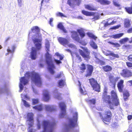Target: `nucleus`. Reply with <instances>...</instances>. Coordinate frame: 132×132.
<instances>
[{
  "mask_svg": "<svg viewBox=\"0 0 132 132\" xmlns=\"http://www.w3.org/2000/svg\"><path fill=\"white\" fill-rule=\"evenodd\" d=\"M108 43L111 45H112L114 46V47H120V45L118 43H113V42L109 41L108 42Z\"/></svg>",
  "mask_w": 132,
  "mask_h": 132,
  "instance_id": "e433bc0d",
  "label": "nucleus"
},
{
  "mask_svg": "<svg viewBox=\"0 0 132 132\" xmlns=\"http://www.w3.org/2000/svg\"><path fill=\"white\" fill-rule=\"evenodd\" d=\"M32 103L33 105H35L38 103L39 101L37 99H32Z\"/></svg>",
  "mask_w": 132,
  "mask_h": 132,
  "instance_id": "c03bdc74",
  "label": "nucleus"
},
{
  "mask_svg": "<svg viewBox=\"0 0 132 132\" xmlns=\"http://www.w3.org/2000/svg\"><path fill=\"white\" fill-rule=\"evenodd\" d=\"M22 101H23L24 105L25 106L27 107H30V105L28 102L26 101L23 99L22 100Z\"/></svg>",
  "mask_w": 132,
  "mask_h": 132,
  "instance_id": "37998d69",
  "label": "nucleus"
},
{
  "mask_svg": "<svg viewBox=\"0 0 132 132\" xmlns=\"http://www.w3.org/2000/svg\"><path fill=\"white\" fill-rule=\"evenodd\" d=\"M115 23V22H114L113 21L110 23H108V22H106L105 23L104 26L105 27H106L109 25L113 24L114 23Z\"/></svg>",
  "mask_w": 132,
  "mask_h": 132,
  "instance_id": "a18cd8bd",
  "label": "nucleus"
},
{
  "mask_svg": "<svg viewBox=\"0 0 132 132\" xmlns=\"http://www.w3.org/2000/svg\"><path fill=\"white\" fill-rule=\"evenodd\" d=\"M59 106L62 110V113L60 115V117L62 118L66 114V105L64 102H61L60 103Z\"/></svg>",
  "mask_w": 132,
  "mask_h": 132,
  "instance_id": "dca6fc26",
  "label": "nucleus"
},
{
  "mask_svg": "<svg viewBox=\"0 0 132 132\" xmlns=\"http://www.w3.org/2000/svg\"><path fill=\"white\" fill-rule=\"evenodd\" d=\"M125 9L128 13L130 14H132V6L130 7H125Z\"/></svg>",
  "mask_w": 132,
  "mask_h": 132,
  "instance_id": "72a5a7b5",
  "label": "nucleus"
},
{
  "mask_svg": "<svg viewBox=\"0 0 132 132\" xmlns=\"http://www.w3.org/2000/svg\"><path fill=\"white\" fill-rule=\"evenodd\" d=\"M78 119V113L75 112L73 115V119H69V122L68 125L70 127H74L76 124Z\"/></svg>",
  "mask_w": 132,
  "mask_h": 132,
  "instance_id": "9b49d317",
  "label": "nucleus"
},
{
  "mask_svg": "<svg viewBox=\"0 0 132 132\" xmlns=\"http://www.w3.org/2000/svg\"><path fill=\"white\" fill-rule=\"evenodd\" d=\"M4 89L5 90H7V85L6 84H5L4 85L3 88H1V90H2L3 89Z\"/></svg>",
  "mask_w": 132,
  "mask_h": 132,
  "instance_id": "0e129e2a",
  "label": "nucleus"
},
{
  "mask_svg": "<svg viewBox=\"0 0 132 132\" xmlns=\"http://www.w3.org/2000/svg\"><path fill=\"white\" fill-rule=\"evenodd\" d=\"M127 59L129 61L132 62V54L128 56Z\"/></svg>",
  "mask_w": 132,
  "mask_h": 132,
  "instance_id": "864d4df0",
  "label": "nucleus"
},
{
  "mask_svg": "<svg viewBox=\"0 0 132 132\" xmlns=\"http://www.w3.org/2000/svg\"><path fill=\"white\" fill-rule=\"evenodd\" d=\"M90 45L94 49L96 50L98 48L97 44L93 40L91 41L90 42Z\"/></svg>",
  "mask_w": 132,
  "mask_h": 132,
  "instance_id": "c756f323",
  "label": "nucleus"
},
{
  "mask_svg": "<svg viewBox=\"0 0 132 132\" xmlns=\"http://www.w3.org/2000/svg\"><path fill=\"white\" fill-rule=\"evenodd\" d=\"M71 37L72 39L75 40L79 42L80 40V38L77 32L72 31L71 32Z\"/></svg>",
  "mask_w": 132,
  "mask_h": 132,
  "instance_id": "a211bd4d",
  "label": "nucleus"
},
{
  "mask_svg": "<svg viewBox=\"0 0 132 132\" xmlns=\"http://www.w3.org/2000/svg\"><path fill=\"white\" fill-rule=\"evenodd\" d=\"M86 101L87 103L90 104L94 105L96 103V99L93 98L91 99H86Z\"/></svg>",
  "mask_w": 132,
  "mask_h": 132,
  "instance_id": "bb28decb",
  "label": "nucleus"
},
{
  "mask_svg": "<svg viewBox=\"0 0 132 132\" xmlns=\"http://www.w3.org/2000/svg\"><path fill=\"white\" fill-rule=\"evenodd\" d=\"M131 23L130 21L129 20H126L124 22V27L126 28H128L130 27Z\"/></svg>",
  "mask_w": 132,
  "mask_h": 132,
  "instance_id": "7c9ffc66",
  "label": "nucleus"
},
{
  "mask_svg": "<svg viewBox=\"0 0 132 132\" xmlns=\"http://www.w3.org/2000/svg\"><path fill=\"white\" fill-rule=\"evenodd\" d=\"M33 108L39 111H41L43 109V107L42 104L37 105L36 106H33Z\"/></svg>",
  "mask_w": 132,
  "mask_h": 132,
  "instance_id": "2f4dec72",
  "label": "nucleus"
},
{
  "mask_svg": "<svg viewBox=\"0 0 132 132\" xmlns=\"http://www.w3.org/2000/svg\"><path fill=\"white\" fill-rule=\"evenodd\" d=\"M65 84V81H64L63 80H60L58 82V84L60 87L64 86Z\"/></svg>",
  "mask_w": 132,
  "mask_h": 132,
  "instance_id": "58836bf2",
  "label": "nucleus"
},
{
  "mask_svg": "<svg viewBox=\"0 0 132 132\" xmlns=\"http://www.w3.org/2000/svg\"><path fill=\"white\" fill-rule=\"evenodd\" d=\"M116 0H114L113 1V4L116 6L119 7L120 6V5L117 2L115 1Z\"/></svg>",
  "mask_w": 132,
  "mask_h": 132,
  "instance_id": "8fccbe9b",
  "label": "nucleus"
},
{
  "mask_svg": "<svg viewBox=\"0 0 132 132\" xmlns=\"http://www.w3.org/2000/svg\"><path fill=\"white\" fill-rule=\"evenodd\" d=\"M120 77H117L114 78L113 76L110 75L109 77V79L110 82L112 86V88L115 89L116 82L120 79Z\"/></svg>",
  "mask_w": 132,
  "mask_h": 132,
  "instance_id": "ddd939ff",
  "label": "nucleus"
},
{
  "mask_svg": "<svg viewBox=\"0 0 132 132\" xmlns=\"http://www.w3.org/2000/svg\"><path fill=\"white\" fill-rule=\"evenodd\" d=\"M59 42L63 46H65L68 44V40L65 38L62 37H59L58 39Z\"/></svg>",
  "mask_w": 132,
  "mask_h": 132,
  "instance_id": "6ab92c4d",
  "label": "nucleus"
},
{
  "mask_svg": "<svg viewBox=\"0 0 132 132\" xmlns=\"http://www.w3.org/2000/svg\"><path fill=\"white\" fill-rule=\"evenodd\" d=\"M18 2L19 3V5L20 7H21V0H18Z\"/></svg>",
  "mask_w": 132,
  "mask_h": 132,
  "instance_id": "338daca9",
  "label": "nucleus"
},
{
  "mask_svg": "<svg viewBox=\"0 0 132 132\" xmlns=\"http://www.w3.org/2000/svg\"><path fill=\"white\" fill-rule=\"evenodd\" d=\"M86 34L89 37L95 40H96L97 38V37L92 33L90 32H88Z\"/></svg>",
  "mask_w": 132,
  "mask_h": 132,
  "instance_id": "473e14b6",
  "label": "nucleus"
},
{
  "mask_svg": "<svg viewBox=\"0 0 132 132\" xmlns=\"http://www.w3.org/2000/svg\"><path fill=\"white\" fill-rule=\"evenodd\" d=\"M128 119V120H130L132 119V116L131 115H128L127 117Z\"/></svg>",
  "mask_w": 132,
  "mask_h": 132,
  "instance_id": "69168bd1",
  "label": "nucleus"
},
{
  "mask_svg": "<svg viewBox=\"0 0 132 132\" xmlns=\"http://www.w3.org/2000/svg\"><path fill=\"white\" fill-rule=\"evenodd\" d=\"M20 82L21 83V84H20V92H21V90H22L23 88V85H22V84H23V83H21V82Z\"/></svg>",
  "mask_w": 132,
  "mask_h": 132,
  "instance_id": "680f3d73",
  "label": "nucleus"
},
{
  "mask_svg": "<svg viewBox=\"0 0 132 132\" xmlns=\"http://www.w3.org/2000/svg\"><path fill=\"white\" fill-rule=\"evenodd\" d=\"M79 52L80 54L85 60H88L90 59V52L87 48L85 49L84 51L79 49Z\"/></svg>",
  "mask_w": 132,
  "mask_h": 132,
  "instance_id": "9d476101",
  "label": "nucleus"
},
{
  "mask_svg": "<svg viewBox=\"0 0 132 132\" xmlns=\"http://www.w3.org/2000/svg\"><path fill=\"white\" fill-rule=\"evenodd\" d=\"M99 113L103 121L105 124H108L110 123L113 115L110 110L105 111L103 114L104 116L101 112H99Z\"/></svg>",
  "mask_w": 132,
  "mask_h": 132,
  "instance_id": "39448f33",
  "label": "nucleus"
},
{
  "mask_svg": "<svg viewBox=\"0 0 132 132\" xmlns=\"http://www.w3.org/2000/svg\"><path fill=\"white\" fill-rule=\"evenodd\" d=\"M73 2V0H68L67 3L70 6H71L73 4L74 2Z\"/></svg>",
  "mask_w": 132,
  "mask_h": 132,
  "instance_id": "de8ad7c7",
  "label": "nucleus"
},
{
  "mask_svg": "<svg viewBox=\"0 0 132 132\" xmlns=\"http://www.w3.org/2000/svg\"><path fill=\"white\" fill-rule=\"evenodd\" d=\"M47 52L45 55L46 62L49 67V69L52 74H53L54 72L53 69L55 68V67L53 63V61L52 60L51 56L49 54L48 51H50V47H46Z\"/></svg>",
  "mask_w": 132,
  "mask_h": 132,
  "instance_id": "20e7f679",
  "label": "nucleus"
},
{
  "mask_svg": "<svg viewBox=\"0 0 132 132\" xmlns=\"http://www.w3.org/2000/svg\"><path fill=\"white\" fill-rule=\"evenodd\" d=\"M43 99L46 102H48L50 98L49 92L47 89H44L43 92Z\"/></svg>",
  "mask_w": 132,
  "mask_h": 132,
  "instance_id": "f3484780",
  "label": "nucleus"
},
{
  "mask_svg": "<svg viewBox=\"0 0 132 132\" xmlns=\"http://www.w3.org/2000/svg\"><path fill=\"white\" fill-rule=\"evenodd\" d=\"M123 33H121L115 34L113 35V37L114 39L119 38L123 35Z\"/></svg>",
  "mask_w": 132,
  "mask_h": 132,
  "instance_id": "c9c22d12",
  "label": "nucleus"
},
{
  "mask_svg": "<svg viewBox=\"0 0 132 132\" xmlns=\"http://www.w3.org/2000/svg\"><path fill=\"white\" fill-rule=\"evenodd\" d=\"M42 125L44 128V130L42 132H53V128L55 125V123H52L49 120H44L42 122Z\"/></svg>",
  "mask_w": 132,
  "mask_h": 132,
  "instance_id": "0eeeda50",
  "label": "nucleus"
},
{
  "mask_svg": "<svg viewBox=\"0 0 132 132\" xmlns=\"http://www.w3.org/2000/svg\"><path fill=\"white\" fill-rule=\"evenodd\" d=\"M110 56H111L113 57V59L119 57V56L118 54H115L111 51V52H110Z\"/></svg>",
  "mask_w": 132,
  "mask_h": 132,
  "instance_id": "4c0bfd02",
  "label": "nucleus"
},
{
  "mask_svg": "<svg viewBox=\"0 0 132 132\" xmlns=\"http://www.w3.org/2000/svg\"><path fill=\"white\" fill-rule=\"evenodd\" d=\"M31 31L33 33H36V35H38L40 32V29L37 26H34L31 28Z\"/></svg>",
  "mask_w": 132,
  "mask_h": 132,
  "instance_id": "aec40b11",
  "label": "nucleus"
},
{
  "mask_svg": "<svg viewBox=\"0 0 132 132\" xmlns=\"http://www.w3.org/2000/svg\"><path fill=\"white\" fill-rule=\"evenodd\" d=\"M34 114L32 113H28L27 114V116L28 119V121L30 122L28 124L29 125L28 127L29 128H30L31 127H32L34 124Z\"/></svg>",
  "mask_w": 132,
  "mask_h": 132,
  "instance_id": "2eb2a0df",
  "label": "nucleus"
},
{
  "mask_svg": "<svg viewBox=\"0 0 132 132\" xmlns=\"http://www.w3.org/2000/svg\"><path fill=\"white\" fill-rule=\"evenodd\" d=\"M47 111H52V108L51 106L50 105H46L45 107Z\"/></svg>",
  "mask_w": 132,
  "mask_h": 132,
  "instance_id": "3c124183",
  "label": "nucleus"
},
{
  "mask_svg": "<svg viewBox=\"0 0 132 132\" xmlns=\"http://www.w3.org/2000/svg\"><path fill=\"white\" fill-rule=\"evenodd\" d=\"M56 15L57 16H60L61 17L64 16L63 14L62 13L60 12L57 13L56 14Z\"/></svg>",
  "mask_w": 132,
  "mask_h": 132,
  "instance_id": "603ef678",
  "label": "nucleus"
},
{
  "mask_svg": "<svg viewBox=\"0 0 132 132\" xmlns=\"http://www.w3.org/2000/svg\"><path fill=\"white\" fill-rule=\"evenodd\" d=\"M54 61L57 64H59L60 63H62L59 60L54 59Z\"/></svg>",
  "mask_w": 132,
  "mask_h": 132,
  "instance_id": "6e6d98bb",
  "label": "nucleus"
},
{
  "mask_svg": "<svg viewBox=\"0 0 132 132\" xmlns=\"http://www.w3.org/2000/svg\"><path fill=\"white\" fill-rule=\"evenodd\" d=\"M80 70L82 72H84L85 70L86 67V65L85 64L82 63L81 65L79 67Z\"/></svg>",
  "mask_w": 132,
  "mask_h": 132,
  "instance_id": "f704fd0d",
  "label": "nucleus"
},
{
  "mask_svg": "<svg viewBox=\"0 0 132 132\" xmlns=\"http://www.w3.org/2000/svg\"><path fill=\"white\" fill-rule=\"evenodd\" d=\"M49 0H42L41 3V6H42L43 4H46L48 3Z\"/></svg>",
  "mask_w": 132,
  "mask_h": 132,
  "instance_id": "09e8293b",
  "label": "nucleus"
},
{
  "mask_svg": "<svg viewBox=\"0 0 132 132\" xmlns=\"http://www.w3.org/2000/svg\"><path fill=\"white\" fill-rule=\"evenodd\" d=\"M81 12L84 15L86 16H94L95 12H88L84 10H82Z\"/></svg>",
  "mask_w": 132,
  "mask_h": 132,
  "instance_id": "5701e85b",
  "label": "nucleus"
},
{
  "mask_svg": "<svg viewBox=\"0 0 132 132\" xmlns=\"http://www.w3.org/2000/svg\"><path fill=\"white\" fill-rule=\"evenodd\" d=\"M74 54L75 55L76 57L78 58V60L80 62L82 60L81 56L77 52H75Z\"/></svg>",
  "mask_w": 132,
  "mask_h": 132,
  "instance_id": "a19ab883",
  "label": "nucleus"
},
{
  "mask_svg": "<svg viewBox=\"0 0 132 132\" xmlns=\"http://www.w3.org/2000/svg\"><path fill=\"white\" fill-rule=\"evenodd\" d=\"M102 68L104 71L106 72H110L112 70V67L109 65H107L103 66Z\"/></svg>",
  "mask_w": 132,
  "mask_h": 132,
  "instance_id": "b1692460",
  "label": "nucleus"
},
{
  "mask_svg": "<svg viewBox=\"0 0 132 132\" xmlns=\"http://www.w3.org/2000/svg\"><path fill=\"white\" fill-rule=\"evenodd\" d=\"M38 124L37 125V129H40L41 128V125L40 123V122L38 120Z\"/></svg>",
  "mask_w": 132,
  "mask_h": 132,
  "instance_id": "4d7b16f0",
  "label": "nucleus"
},
{
  "mask_svg": "<svg viewBox=\"0 0 132 132\" xmlns=\"http://www.w3.org/2000/svg\"><path fill=\"white\" fill-rule=\"evenodd\" d=\"M15 47L14 45L12 46L10 48H8L7 49V51L8 53H6V55L8 54L9 53H13L14 51Z\"/></svg>",
  "mask_w": 132,
  "mask_h": 132,
  "instance_id": "cd10ccee",
  "label": "nucleus"
},
{
  "mask_svg": "<svg viewBox=\"0 0 132 132\" xmlns=\"http://www.w3.org/2000/svg\"><path fill=\"white\" fill-rule=\"evenodd\" d=\"M127 32L128 33H132V27L129 28L127 30Z\"/></svg>",
  "mask_w": 132,
  "mask_h": 132,
  "instance_id": "13d9d810",
  "label": "nucleus"
},
{
  "mask_svg": "<svg viewBox=\"0 0 132 132\" xmlns=\"http://www.w3.org/2000/svg\"><path fill=\"white\" fill-rule=\"evenodd\" d=\"M57 27L62 30L64 33H66L67 32V31L64 28L62 23H59L57 25Z\"/></svg>",
  "mask_w": 132,
  "mask_h": 132,
  "instance_id": "c85d7f7f",
  "label": "nucleus"
},
{
  "mask_svg": "<svg viewBox=\"0 0 132 132\" xmlns=\"http://www.w3.org/2000/svg\"><path fill=\"white\" fill-rule=\"evenodd\" d=\"M128 40V38H125L121 39L119 41L120 43L121 44H123L127 42Z\"/></svg>",
  "mask_w": 132,
  "mask_h": 132,
  "instance_id": "ea45409f",
  "label": "nucleus"
},
{
  "mask_svg": "<svg viewBox=\"0 0 132 132\" xmlns=\"http://www.w3.org/2000/svg\"><path fill=\"white\" fill-rule=\"evenodd\" d=\"M124 80L122 79L120 80L118 82L117 87L118 90L120 93H123V99L125 101H126L129 96L130 94L126 90H124Z\"/></svg>",
  "mask_w": 132,
  "mask_h": 132,
  "instance_id": "423d86ee",
  "label": "nucleus"
},
{
  "mask_svg": "<svg viewBox=\"0 0 132 132\" xmlns=\"http://www.w3.org/2000/svg\"><path fill=\"white\" fill-rule=\"evenodd\" d=\"M97 1L101 4L104 5H108L111 3L110 1L108 0H97Z\"/></svg>",
  "mask_w": 132,
  "mask_h": 132,
  "instance_id": "393cba45",
  "label": "nucleus"
},
{
  "mask_svg": "<svg viewBox=\"0 0 132 132\" xmlns=\"http://www.w3.org/2000/svg\"><path fill=\"white\" fill-rule=\"evenodd\" d=\"M57 56L59 57V59L60 60H62L63 59V57L59 53L57 55Z\"/></svg>",
  "mask_w": 132,
  "mask_h": 132,
  "instance_id": "bf43d9fd",
  "label": "nucleus"
},
{
  "mask_svg": "<svg viewBox=\"0 0 132 132\" xmlns=\"http://www.w3.org/2000/svg\"><path fill=\"white\" fill-rule=\"evenodd\" d=\"M107 94L108 89L105 87L104 89L102 96L103 101L108 105L110 109H113L114 103L112 102L113 101L111 100V96L110 95H108Z\"/></svg>",
  "mask_w": 132,
  "mask_h": 132,
  "instance_id": "7ed1b4c3",
  "label": "nucleus"
},
{
  "mask_svg": "<svg viewBox=\"0 0 132 132\" xmlns=\"http://www.w3.org/2000/svg\"><path fill=\"white\" fill-rule=\"evenodd\" d=\"M85 8L90 11H95L97 10L96 8L93 5L88 4L85 5Z\"/></svg>",
  "mask_w": 132,
  "mask_h": 132,
  "instance_id": "a878e982",
  "label": "nucleus"
},
{
  "mask_svg": "<svg viewBox=\"0 0 132 132\" xmlns=\"http://www.w3.org/2000/svg\"><path fill=\"white\" fill-rule=\"evenodd\" d=\"M108 53H105V54L106 56H110V52L111 51H108Z\"/></svg>",
  "mask_w": 132,
  "mask_h": 132,
  "instance_id": "e2e57ef3",
  "label": "nucleus"
},
{
  "mask_svg": "<svg viewBox=\"0 0 132 132\" xmlns=\"http://www.w3.org/2000/svg\"><path fill=\"white\" fill-rule=\"evenodd\" d=\"M30 76L32 82L38 86H40L42 85V81L40 75L38 73L34 71L27 72L24 74V76L21 78L20 79V82L23 83L24 85H26L28 83V81L25 78H29Z\"/></svg>",
  "mask_w": 132,
  "mask_h": 132,
  "instance_id": "f257e3e1",
  "label": "nucleus"
},
{
  "mask_svg": "<svg viewBox=\"0 0 132 132\" xmlns=\"http://www.w3.org/2000/svg\"><path fill=\"white\" fill-rule=\"evenodd\" d=\"M88 80L90 85L93 89L96 91L100 92V86L97 83V80L93 78L89 79Z\"/></svg>",
  "mask_w": 132,
  "mask_h": 132,
  "instance_id": "6e6552de",
  "label": "nucleus"
},
{
  "mask_svg": "<svg viewBox=\"0 0 132 132\" xmlns=\"http://www.w3.org/2000/svg\"><path fill=\"white\" fill-rule=\"evenodd\" d=\"M130 45H125L123 46V48L125 49H129L130 48Z\"/></svg>",
  "mask_w": 132,
  "mask_h": 132,
  "instance_id": "5fc2aeb1",
  "label": "nucleus"
},
{
  "mask_svg": "<svg viewBox=\"0 0 132 132\" xmlns=\"http://www.w3.org/2000/svg\"><path fill=\"white\" fill-rule=\"evenodd\" d=\"M78 82H79V90L80 92L82 94L84 95L86 94L87 92L85 88L83 87H82L81 86V84L80 81H79Z\"/></svg>",
  "mask_w": 132,
  "mask_h": 132,
  "instance_id": "412c9836",
  "label": "nucleus"
},
{
  "mask_svg": "<svg viewBox=\"0 0 132 132\" xmlns=\"http://www.w3.org/2000/svg\"><path fill=\"white\" fill-rule=\"evenodd\" d=\"M61 94H57L56 96V98L60 100L61 99Z\"/></svg>",
  "mask_w": 132,
  "mask_h": 132,
  "instance_id": "052dcab7",
  "label": "nucleus"
},
{
  "mask_svg": "<svg viewBox=\"0 0 132 132\" xmlns=\"http://www.w3.org/2000/svg\"><path fill=\"white\" fill-rule=\"evenodd\" d=\"M111 97L114 103V105L117 106L119 105V100L118 98L117 93L115 90H112L110 92Z\"/></svg>",
  "mask_w": 132,
  "mask_h": 132,
  "instance_id": "1a4fd4ad",
  "label": "nucleus"
},
{
  "mask_svg": "<svg viewBox=\"0 0 132 132\" xmlns=\"http://www.w3.org/2000/svg\"><path fill=\"white\" fill-rule=\"evenodd\" d=\"M77 31L79 33L81 38H82L85 36V34L84 30L83 28H81L78 29Z\"/></svg>",
  "mask_w": 132,
  "mask_h": 132,
  "instance_id": "4be33fe9",
  "label": "nucleus"
},
{
  "mask_svg": "<svg viewBox=\"0 0 132 132\" xmlns=\"http://www.w3.org/2000/svg\"><path fill=\"white\" fill-rule=\"evenodd\" d=\"M86 65L87 69L85 76L86 77H90L92 75L94 70L93 67L92 65L89 64H87Z\"/></svg>",
  "mask_w": 132,
  "mask_h": 132,
  "instance_id": "4468645a",
  "label": "nucleus"
},
{
  "mask_svg": "<svg viewBox=\"0 0 132 132\" xmlns=\"http://www.w3.org/2000/svg\"><path fill=\"white\" fill-rule=\"evenodd\" d=\"M98 63L101 65H104L105 64V62L100 60H98Z\"/></svg>",
  "mask_w": 132,
  "mask_h": 132,
  "instance_id": "79ce46f5",
  "label": "nucleus"
},
{
  "mask_svg": "<svg viewBox=\"0 0 132 132\" xmlns=\"http://www.w3.org/2000/svg\"><path fill=\"white\" fill-rule=\"evenodd\" d=\"M33 42L35 44L36 48L34 47H32L31 48V51L30 53V56L32 59L35 60L36 57L37 51L40 50L42 47L41 40L37 38H35L33 40Z\"/></svg>",
  "mask_w": 132,
  "mask_h": 132,
  "instance_id": "f03ea898",
  "label": "nucleus"
},
{
  "mask_svg": "<svg viewBox=\"0 0 132 132\" xmlns=\"http://www.w3.org/2000/svg\"><path fill=\"white\" fill-rule=\"evenodd\" d=\"M126 65L128 68L132 67V62H126Z\"/></svg>",
  "mask_w": 132,
  "mask_h": 132,
  "instance_id": "49530a36",
  "label": "nucleus"
},
{
  "mask_svg": "<svg viewBox=\"0 0 132 132\" xmlns=\"http://www.w3.org/2000/svg\"><path fill=\"white\" fill-rule=\"evenodd\" d=\"M120 75L124 78H129L132 76V72L127 69H123Z\"/></svg>",
  "mask_w": 132,
  "mask_h": 132,
  "instance_id": "f8f14e48",
  "label": "nucleus"
},
{
  "mask_svg": "<svg viewBox=\"0 0 132 132\" xmlns=\"http://www.w3.org/2000/svg\"><path fill=\"white\" fill-rule=\"evenodd\" d=\"M120 26H114L113 27L112 29H117Z\"/></svg>",
  "mask_w": 132,
  "mask_h": 132,
  "instance_id": "774afa93",
  "label": "nucleus"
}]
</instances>
